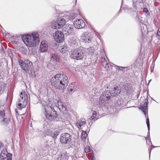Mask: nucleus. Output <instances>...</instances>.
<instances>
[{"mask_svg":"<svg viewBox=\"0 0 160 160\" xmlns=\"http://www.w3.org/2000/svg\"><path fill=\"white\" fill-rule=\"evenodd\" d=\"M146 123H147V125L148 129L149 130H150V124H149V118H148L147 119Z\"/></svg>","mask_w":160,"mask_h":160,"instance_id":"obj_34","label":"nucleus"},{"mask_svg":"<svg viewBox=\"0 0 160 160\" xmlns=\"http://www.w3.org/2000/svg\"><path fill=\"white\" fill-rule=\"evenodd\" d=\"M102 65L107 71H110L112 69V66L111 63H108L105 58H103L102 60Z\"/></svg>","mask_w":160,"mask_h":160,"instance_id":"obj_14","label":"nucleus"},{"mask_svg":"<svg viewBox=\"0 0 160 160\" xmlns=\"http://www.w3.org/2000/svg\"><path fill=\"white\" fill-rule=\"evenodd\" d=\"M28 96L25 91L20 93L19 100L17 103L18 108L21 109L22 108H25L28 104Z\"/></svg>","mask_w":160,"mask_h":160,"instance_id":"obj_6","label":"nucleus"},{"mask_svg":"<svg viewBox=\"0 0 160 160\" xmlns=\"http://www.w3.org/2000/svg\"><path fill=\"white\" fill-rule=\"evenodd\" d=\"M123 88L125 89V90L126 91V90L127 91L128 89V84H125L124 85L123 87Z\"/></svg>","mask_w":160,"mask_h":160,"instance_id":"obj_36","label":"nucleus"},{"mask_svg":"<svg viewBox=\"0 0 160 160\" xmlns=\"http://www.w3.org/2000/svg\"><path fill=\"white\" fill-rule=\"evenodd\" d=\"M1 62H0V67H1Z\"/></svg>","mask_w":160,"mask_h":160,"instance_id":"obj_46","label":"nucleus"},{"mask_svg":"<svg viewBox=\"0 0 160 160\" xmlns=\"http://www.w3.org/2000/svg\"><path fill=\"white\" fill-rule=\"evenodd\" d=\"M68 50L67 47L66 45H64L61 48L60 52L62 53H64Z\"/></svg>","mask_w":160,"mask_h":160,"instance_id":"obj_22","label":"nucleus"},{"mask_svg":"<svg viewBox=\"0 0 160 160\" xmlns=\"http://www.w3.org/2000/svg\"><path fill=\"white\" fill-rule=\"evenodd\" d=\"M143 11L144 12H145L146 13H147V12H148V10L147 8H144L143 9Z\"/></svg>","mask_w":160,"mask_h":160,"instance_id":"obj_37","label":"nucleus"},{"mask_svg":"<svg viewBox=\"0 0 160 160\" xmlns=\"http://www.w3.org/2000/svg\"><path fill=\"white\" fill-rule=\"evenodd\" d=\"M90 50H92L91 52H93V49H90V50L89 51H90Z\"/></svg>","mask_w":160,"mask_h":160,"instance_id":"obj_44","label":"nucleus"},{"mask_svg":"<svg viewBox=\"0 0 160 160\" xmlns=\"http://www.w3.org/2000/svg\"><path fill=\"white\" fill-rule=\"evenodd\" d=\"M151 80H150L149 81V82H151Z\"/></svg>","mask_w":160,"mask_h":160,"instance_id":"obj_48","label":"nucleus"},{"mask_svg":"<svg viewBox=\"0 0 160 160\" xmlns=\"http://www.w3.org/2000/svg\"><path fill=\"white\" fill-rule=\"evenodd\" d=\"M91 149L89 146H86L85 148V152L86 153H88L91 152Z\"/></svg>","mask_w":160,"mask_h":160,"instance_id":"obj_27","label":"nucleus"},{"mask_svg":"<svg viewBox=\"0 0 160 160\" xmlns=\"http://www.w3.org/2000/svg\"><path fill=\"white\" fill-rule=\"evenodd\" d=\"M58 134V131H55L52 134V137L53 138L55 139L56 138Z\"/></svg>","mask_w":160,"mask_h":160,"instance_id":"obj_28","label":"nucleus"},{"mask_svg":"<svg viewBox=\"0 0 160 160\" xmlns=\"http://www.w3.org/2000/svg\"><path fill=\"white\" fill-rule=\"evenodd\" d=\"M148 136H147V138L148 139H150V132H149V131H150V130H149V129H148Z\"/></svg>","mask_w":160,"mask_h":160,"instance_id":"obj_39","label":"nucleus"},{"mask_svg":"<svg viewBox=\"0 0 160 160\" xmlns=\"http://www.w3.org/2000/svg\"><path fill=\"white\" fill-rule=\"evenodd\" d=\"M81 38L85 42H89L91 41V37L88 35V32H85L82 34Z\"/></svg>","mask_w":160,"mask_h":160,"instance_id":"obj_13","label":"nucleus"},{"mask_svg":"<svg viewBox=\"0 0 160 160\" xmlns=\"http://www.w3.org/2000/svg\"><path fill=\"white\" fill-rule=\"evenodd\" d=\"M58 23L56 21L53 22H52L51 24V27L52 28L54 29H60V27H58Z\"/></svg>","mask_w":160,"mask_h":160,"instance_id":"obj_20","label":"nucleus"},{"mask_svg":"<svg viewBox=\"0 0 160 160\" xmlns=\"http://www.w3.org/2000/svg\"><path fill=\"white\" fill-rule=\"evenodd\" d=\"M148 100L147 99H144L143 102L142 103V105L141 106V107L140 109H141L142 111L143 112L144 114L147 117V106L148 105Z\"/></svg>","mask_w":160,"mask_h":160,"instance_id":"obj_12","label":"nucleus"},{"mask_svg":"<svg viewBox=\"0 0 160 160\" xmlns=\"http://www.w3.org/2000/svg\"><path fill=\"white\" fill-rule=\"evenodd\" d=\"M60 140L62 143L69 144L71 142V136L68 133H63L61 135Z\"/></svg>","mask_w":160,"mask_h":160,"instance_id":"obj_8","label":"nucleus"},{"mask_svg":"<svg viewBox=\"0 0 160 160\" xmlns=\"http://www.w3.org/2000/svg\"><path fill=\"white\" fill-rule=\"evenodd\" d=\"M85 52L84 49L81 48L71 50L70 55L71 58L73 59L81 60L83 58Z\"/></svg>","mask_w":160,"mask_h":160,"instance_id":"obj_5","label":"nucleus"},{"mask_svg":"<svg viewBox=\"0 0 160 160\" xmlns=\"http://www.w3.org/2000/svg\"><path fill=\"white\" fill-rule=\"evenodd\" d=\"M133 6L134 7H136V3H133Z\"/></svg>","mask_w":160,"mask_h":160,"instance_id":"obj_43","label":"nucleus"},{"mask_svg":"<svg viewBox=\"0 0 160 160\" xmlns=\"http://www.w3.org/2000/svg\"><path fill=\"white\" fill-rule=\"evenodd\" d=\"M10 122V120L8 118H4L2 121V122L3 124H5L8 123Z\"/></svg>","mask_w":160,"mask_h":160,"instance_id":"obj_24","label":"nucleus"},{"mask_svg":"<svg viewBox=\"0 0 160 160\" xmlns=\"http://www.w3.org/2000/svg\"><path fill=\"white\" fill-rule=\"evenodd\" d=\"M5 109L4 107H0V117L2 118H4L5 116Z\"/></svg>","mask_w":160,"mask_h":160,"instance_id":"obj_21","label":"nucleus"},{"mask_svg":"<svg viewBox=\"0 0 160 160\" xmlns=\"http://www.w3.org/2000/svg\"><path fill=\"white\" fill-rule=\"evenodd\" d=\"M39 34L36 32H33L31 34H25L22 37L25 44L28 46L33 47L39 42Z\"/></svg>","mask_w":160,"mask_h":160,"instance_id":"obj_3","label":"nucleus"},{"mask_svg":"<svg viewBox=\"0 0 160 160\" xmlns=\"http://www.w3.org/2000/svg\"><path fill=\"white\" fill-rule=\"evenodd\" d=\"M72 27L73 26L71 24H69L68 25H66V27L64 28H63L62 30L63 33L64 32V31L65 32H65L64 34H69L72 31Z\"/></svg>","mask_w":160,"mask_h":160,"instance_id":"obj_17","label":"nucleus"},{"mask_svg":"<svg viewBox=\"0 0 160 160\" xmlns=\"http://www.w3.org/2000/svg\"><path fill=\"white\" fill-rule=\"evenodd\" d=\"M8 156L7 157V160H12V154L10 153H8Z\"/></svg>","mask_w":160,"mask_h":160,"instance_id":"obj_35","label":"nucleus"},{"mask_svg":"<svg viewBox=\"0 0 160 160\" xmlns=\"http://www.w3.org/2000/svg\"><path fill=\"white\" fill-rule=\"evenodd\" d=\"M51 59L52 60L57 61L58 59V55L56 54H53L52 55V57H51Z\"/></svg>","mask_w":160,"mask_h":160,"instance_id":"obj_25","label":"nucleus"},{"mask_svg":"<svg viewBox=\"0 0 160 160\" xmlns=\"http://www.w3.org/2000/svg\"><path fill=\"white\" fill-rule=\"evenodd\" d=\"M77 0H75V3H76Z\"/></svg>","mask_w":160,"mask_h":160,"instance_id":"obj_49","label":"nucleus"},{"mask_svg":"<svg viewBox=\"0 0 160 160\" xmlns=\"http://www.w3.org/2000/svg\"><path fill=\"white\" fill-rule=\"evenodd\" d=\"M5 86L4 84L2 82H0V91H1Z\"/></svg>","mask_w":160,"mask_h":160,"instance_id":"obj_32","label":"nucleus"},{"mask_svg":"<svg viewBox=\"0 0 160 160\" xmlns=\"http://www.w3.org/2000/svg\"><path fill=\"white\" fill-rule=\"evenodd\" d=\"M48 47L47 44L46 43L45 41H42L41 43L40 51L42 52H45L48 50Z\"/></svg>","mask_w":160,"mask_h":160,"instance_id":"obj_16","label":"nucleus"},{"mask_svg":"<svg viewBox=\"0 0 160 160\" xmlns=\"http://www.w3.org/2000/svg\"><path fill=\"white\" fill-rule=\"evenodd\" d=\"M85 124V119L84 118H81L78 121L76 125L78 128H82Z\"/></svg>","mask_w":160,"mask_h":160,"instance_id":"obj_15","label":"nucleus"},{"mask_svg":"<svg viewBox=\"0 0 160 160\" xmlns=\"http://www.w3.org/2000/svg\"><path fill=\"white\" fill-rule=\"evenodd\" d=\"M53 37L55 41L58 42H62L64 38L63 33L60 31H57L54 34Z\"/></svg>","mask_w":160,"mask_h":160,"instance_id":"obj_10","label":"nucleus"},{"mask_svg":"<svg viewBox=\"0 0 160 160\" xmlns=\"http://www.w3.org/2000/svg\"><path fill=\"white\" fill-rule=\"evenodd\" d=\"M30 76L32 78H34L36 76L35 72L33 70H31V74Z\"/></svg>","mask_w":160,"mask_h":160,"instance_id":"obj_30","label":"nucleus"},{"mask_svg":"<svg viewBox=\"0 0 160 160\" xmlns=\"http://www.w3.org/2000/svg\"><path fill=\"white\" fill-rule=\"evenodd\" d=\"M72 84H71V85H70L69 87V91L71 92H72V91H75L76 90L74 88V87H73V88H71V87H72Z\"/></svg>","mask_w":160,"mask_h":160,"instance_id":"obj_33","label":"nucleus"},{"mask_svg":"<svg viewBox=\"0 0 160 160\" xmlns=\"http://www.w3.org/2000/svg\"><path fill=\"white\" fill-rule=\"evenodd\" d=\"M97 112L95 111H93L92 112V117L89 118V119L92 120L94 119L96 117Z\"/></svg>","mask_w":160,"mask_h":160,"instance_id":"obj_23","label":"nucleus"},{"mask_svg":"<svg viewBox=\"0 0 160 160\" xmlns=\"http://www.w3.org/2000/svg\"><path fill=\"white\" fill-rule=\"evenodd\" d=\"M121 92L119 88L118 87L114 88L111 93L109 91H106L104 94H102L99 98L98 102L100 105L101 106H105L107 102V100L110 98L111 96H116L119 95Z\"/></svg>","mask_w":160,"mask_h":160,"instance_id":"obj_4","label":"nucleus"},{"mask_svg":"<svg viewBox=\"0 0 160 160\" xmlns=\"http://www.w3.org/2000/svg\"><path fill=\"white\" fill-rule=\"evenodd\" d=\"M51 85L56 89L62 90L68 85V77L63 74H58L51 78Z\"/></svg>","mask_w":160,"mask_h":160,"instance_id":"obj_1","label":"nucleus"},{"mask_svg":"<svg viewBox=\"0 0 160 160\" xmlns=\"http://www.w3.org/2000/svg\"><path fill=\"white\" fill-rule=\"evenodd\" d=\"M6 157L0 156V160H5Z\"/></svg>","mask_w":160,"mask_h":160,"instance_id":"obj_40","label":"nucleus"},{"mask_svg":"<svg viewBox=\"0 0 160 160\" xmlns=\"http://www.w3.org/2000/svg\"><path fill=\"white\" fill-rule=\"evenodd\" d=\"M94 89H93V91H94Z\"/></svg>","mask_w":160,"mask_h":160,"instance_id":"obj_51","label":"nucleus"},{"mask_svg":"<svg viewBox=\"0 0 160 160\" xmlns=\"http://www.w3.org/2000/svg\"><path fill=\"white\" fill-rule=\"evenodd\" d=\"M117 67L119 69L121 70H122L123 68H126V67H120V66H117Z\"/></svg>","mask_w":160,"mask_h":160,"instance_id":"obj_38","label":"nucleus"},{"mask_svg":"<svg viewBox=\"0 0 160 160\" xmlns=\"http://www.w3.org/2000/svg\"><path fill=\"white\" fill-rule=\"evenodd\" d=\"M52 104L53 107L56 106V107H58L60 110L63 112L66 110L65 106L59 99L58 100H54L53 101V102H52Z\"/></svg>","mask_w":160,"mask_h":160,"instance_id":"obj_9","label":"nucleus"},{"mask_svg":"<svg viewBox=\"0 0 160 160\" xmlns=\"http://www.w3.org/2000/svg\"><path fill=\"white\" fill-rule=\"evenodd\" d=\"M74 25L77 29H81L83 28L85 25L84 22L81 19H77L74 21Z\"/></svg>","mask_w":160,"mask_h":160,"instance_id":"obj_11","label":"nucleus"},{"mask_svg":"<svg viewBox=\"0 0 160 160\" xmlns=\"http://www.w3.org/2000/svg\"><path fill=\"white\" fill-rule=\"evenodd\" d=\"M138 2L140 3L143 2L145 1V0H137Z\"/></svg>","mask_w":160,"mask_h":160,"instance_id":"obj_42","label":"nucleus"},{"mask_svg":"<svg viewBox=\"0 0 160 160\" xmlns=\"http://www.w3.org/2000/svg\"><path fill=\"white\" fill-rule=\"evenodd\" d=\"M100 52L101 53L102 55V59H103V58H105L104 57H105V52H104V50L103 48H101L100 50Z\"/></svg>","mask_w":160,"mask_h":160,"instance_id":"obj_29","label":"nucleus"},{"mask_svg":"<svg viewBox=\"0 0 160 160\" xmlns=\"http://www.w3.org/2000/svg\"><path fill=\"white\" fill-rule=\"evenodd\" d=\"M41 103L43 107V113L47 119L49 120L56 119L57 114L54 108L52 107V102L48 100L47 102L43 101Z\"/></svg>","mask_w":160,"mask_h":160,"instance_id":"obj_2","label":"nucleus"},{"mask_svg":"<svg viewBox=\"0 0 160 160\" xmlns=\"http://www.w3.org/2000/svg\"><path fill=\"white\" fill-rule=\"evenodd\" d=\"M68 157L67 154H61L60 157L58 158V160H68Z\"/></svg>","mask_w":160,"mask_h":160,"instance_id":"obj_19","label":"nucleus"},{"mask_svg":"<svg viewBox=\"0 0 160 160\" xmlns=\"http://www.w3.org/2000/svg\"><path fill=\"white\" fill-rule=\"evenodd\" d=\"M66 17H68V15H67V16H65V18H66Z\"/></svg>","mask_w":160,"mask_h":160,"instance_id":"obj_45","label":"nucleus"},{"mask_svg":"<svg viewBox=\"0 0 160 160\" xmlns=\"http://www.w3.org/2000/svg\"><path fill=\"white\" fill-rule=\"evenodd\" d=\"M8 153H4L2 151L1 153L0 156H2L3 157H7L8 156Z\"/></svg>","mask_w":160,"mask_h":160,"instance_id":"obj_31","label":"nucleus"},{"mask_svg":"<svg viewBox=\"0 0 160 160\" xmlns=\"http://www.w3.org/2000/svg\"><path fill=\"white\" fill-rule=\"evenodd\" d=\"M90 160H93V158H92Z\"/></svg>","mask_w":160,"mask_h":160,"instance_id":"obj_47","label":"nucleus"},{"mask_svg":"<svg viewBox=\"0 0 160 160\" xmlns=\"http://www.w3.org/2000/svg\"><path fill=\"white\" fill-rule=\"evenodd\" d=\"M57 21L58 23V27H60V28H62L65 25L66 22L65 20L62 18H58Z\"/></svg>","mask_w":160,"mask_h":160,"instance_id":"obj_18","label":"nucleus"},{"mask_svg":"<svg viewBox=\"0 0 160 160\" xmlns=\"http://www.w3.org/2000/svg\"><path fill=\"white\" fill-rule=\"evenodd\" d=\"M87 136V134H86V132H83L82 134V140H84L85 139Z\"/></svg>","mask_w":160,"mask_h":160,"instance_id":"obj_26","label":"nucleus"},{"mask_svg":"<svg viewBox=\"0 0 160 160\" xmlns=\"http://www.w3.org/2000/svg\"><path fill=\"white\" fill-rule=\"evenodd\" d=\"M19 63L21 67L26 72H27L29 68V66L32 65V62L29 60H26L23 62L21 60L19 61Z\"/></svg>","mask_w":160,"mask_h":160,"instance_id":"obj_7","label":"nucleus"},{"mask_svg":"<svg viewBox=\"0 0 160 160\" xmlns=\"http://www.w3.org/2000/svg\"><path fill=\"white\" fill-rule=\"evenodd\" d=\"M150 152H151V151H150V152H149V156H150Z\"/></svg>","mask_w":160,"mask_h":160,"instance_id":"obj_50","label":"nucleus"},{"mask_svg":"<svg viewBox=\"0 0 160 160\" xmlns=\"http://www.w3.org/2000/svg\"><path fill=\"white\" fill-rule=\"evenodd\" d=\"M157 35L158 36H160V28H159L158 29L157 32Z\"/></svg>","mask_w":160,"mask_h":160,"instance_id":"obj_41","label":"nucleus"}]
</instances>
